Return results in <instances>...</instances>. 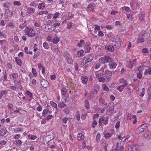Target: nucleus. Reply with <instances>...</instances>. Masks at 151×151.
I'll list each match as a JSON object with an SVG mask.
<instances>
[{
  "instance_id": "f257e3e1",
  "label": "nucleus",
  "mask_w": 151,
  "mask_h": 151,
  "mask_svg": "<svg viewBox=\"0 0 151 151\" xmlns=\"http://www.w3.org/2000/svg\"><path fill=\"white\" fill-rule=\"evenodd\" d=\"M24 32L28 37H32L38 34L39 29H37L36 30L29 27H26L24 29Z\"/></svg>"
},
{
  "instance_id": "3c124183",
  "label": "nucleus",
  "mask_w": 151,
  "mask_h": 151,
  "mask_svg": "<svg viewBox=\"0 0 151 151\" xmlns=\"http://www.w3.org/2000/svg\"><path fill=\"white\" fill-rule=\"evenodd\" d=\"M50 103L52 106L54 107L55 109L57 108V105L55 102L53 101H50Z\"/></svg>"
},
{
  "instance_id": "5fc2aeb1",
  "label": "nucleus",
  "mask_w": 151,
  "mask_h": 151,
  "mask_svg": "<svg viewBox=\"0 0 151 151\" xmlns=\"http://www.w3.org/2000/svg\"><path fill=\"white\" fill-rule=\"evenodd\" d=\"M97 124V122L95 120H93L92 124V126L93 128H94Z\"/></svg>"
},
{
  "instance_id": "ddd939ff",
  "label": "nucleus",
  "mask_w": 151,
  "mask_h": 151,
  "mask_svg": "<svg viewBox=\"0 0 151 151\" xmlns=\"http://www.w3.org/2000/svg\"><path fill=\"white\" fill-rule=\"evenodd\" d=\"M109 66L111 69L115 68L117 64L114 62L111 61L109 62Z\"/></svg>"
},
{
  "instance_id": "412c9836",
  "label": "nucleus",
  "mask_w": 151,
  "mask_h": 151,
  "mask_svg": "<svg viewBox=\"0 0 151 151\" xmlns=\"http://www.w3.org/2000/svg\"><path fill=\"white\" fill-rule=\"evenodd\" d=\"M34 25L35 26V28H34V29H35L36 30V29H39V32L41 28V26L40 24L37 22H35L34 23Z\"/></svg>"
},
{
  "instance_id": "864d4df0",
  "label": "nucleus",
  "mask_w": 151,
  "mask_h": 151,
  "mask_svg": "<svg viewBox=\"0 0 151 151\" xmlns=\"http://www.w3.org/2000/svg\"><path fill=\"white\" fill-rule=\"evenodd\" d=\"M145 89L144 88H143L142 89V92L141 93V94L140 95V96L142 97L145 94Z\"/></svg>"
},
{
  "instance_id": "4c0bfd02",
  "label": "nucleus",
  "mask_w": 151,
  "mask_h": 151,
  "mask_svg": "<svg viewBox=\"0 0 151 151\" xmlns=\"http://www.w3.org/2000/svg\"><path fill=\"white\" fill-rule=\"evenodd\" d=\"M60 13L58 12H56L53 14V19H54L59 18Z\"/></svg>"
},
{
  "instance_id": "a18cd8bd",
  "label": "nucleus",
  "mask_w": 151,
  "mask_h": 151,
  "mask_svg": "<svg viewBox=\"0 0 151 151\" xmlns=\"http://www.w3.org/2000/svg\"><path fill=\"white\" fill-rule=\"evenodd\" d=\"M142 51L144 54L149 53V50L146 47L143 48L142 50Z\"/></svg>"
},
{
  "instance_id": "de8ad7c7",
  "label": "nucleus",
  "mask_w": 151,
  "mask_h": 151,
  "mask_svg": "<svg viewBox=\"0 0 151 151\" xmlns=\"http://www.w3.org/2000/svg\"><path fill=\"white\" fill-rule=\"evenodd\" d=\"M112 135V134L110 133H106L105 134L104 137L106 139H108L110 138Z\"/></svg>"
},
{
  "instance_id": "a19ab883",
  "label": "nucleus",
  "mask_w": 151,
  "mask_h": 151,
  "mask_svg": "<svg viewBox=\"0 0 151 151\" xmlns=\"http://www.w3.org/2000/svg\"><path fill=\"white\" fill-rule=\"evenodd\" d=\"M107 50L109 51L112 52L114 50V48L113 45H109L108 47Z\"/></svg>"
},
{
  "instance_id": "a878e982",
  "label": "nucleus",
  "mask_w": 151,
  "mask_h": 151,
  "mask_svg": "<svg viewBox=\"0 0 151 151\" xmlns=\"http://www.w3.org/2000/svg\"><path fill=\"white\" fill-rule=\"evenodd\" d=\"M40 52L39 51L35 52L34 53V55L33 56V58L35 59L37 58L40 55Z\"/></svg>"
},
{
  "instance_id": "c756f323",
  "label": "nucleus",
  "mask_w": 151,
  "mask_h": 151,
  "mask_svg": "<svg viewBox=\"0 0 151 151\" xmlns=\"http://www.w3.org/2000/svg\"><path fill=\"white\" fill-rule=\"evenodd\" d=\"M75 116L76 117L78 121L80 120V115L79 111H77L76 112Z\"/></svg>"
},
{
  "instance_id": "f8f14e48",
  "label": "nucleus",
  "mask_w": 151,
  "mask_h": 151,
  "mask_svg": "<svg viewBox=\"0 0 151 151\" xmlns=\"http://www.w3.org/2000/svg\"><path fill=\"white\" fill-rule=\"evenodd\" d=\"M119 82L121 84H123L122 86L126 87L128 85V83L127 81L124 78H121L119 80Z\"/></svg>"
},
{
  "instance_id": "f3484780",
  "label": "nucleus",
  "mask_w": 151,
  "mask_h": 151,
  "mask_svg": "<svg viewBox=\"0 0 151 151\" xmlns=\"http://www.w3.org/2000/svg\"><path fill=\"white\" fill-rule=\"evenodd\" d=\"M5 14L7 18L9 17L12 16V13L11 12L10 10L9 9H7L5 11Z\"/></svg>"
},
{
  "instance_id": "603ef678",
  "label": "nucleus",
  "mask_w": 151,
  "mask_h": 151,
  "mask_svg": "<svg viewBox=\"0 0 151 151\" xmlns=\"http://www.w3.org/2000/svg\"><path fill=\"white\" fill-rule=\"evenodd\" d=\"M150 34L146 32L145 33L144 35H143V37L145 38L146 39H148L150 37Z\"/></svg>"
},
{
  "instance_id": "423d86ee",
  "label": "nucleus",
  "mask_w": 151,
  "mask_h": 151,
  "mask_svg": "<svg viewBox=\"0 0 151 151\" xmlns=\"http://www.w3.org/2000/svg\"><path fill=\"white\" fill-rule=\"evenodd\" d=\"M146 124H143L139 126L137 129V131L138 134H140L144 132L146 127Z\"/></svg>"
},
{
  "instance_id": "e2e57ef3",
  "label": "nucleus",
  "mask_w": 151,
  "mask_h": 151,
  "mask_svg": "<svg viewBox=\"0 0 151 151\" xmlns=\"http://www.w3.org/2000/svg\"><path fill=\"white\" fill-rule=\"evenodd\" d=\"M20 135L19 134H16L14 135L13 136V139H19L20 137Z\"/></svg>"
},
{
  "instance_id": "052dcab7",
  "label": "nucleus",
  "mask_w": 151,
  "mask_h": 151,
  "mask_svg": "<svg viewBox=\"0 0 151 151\" xmlns=\"http://www.w3.org/2000/svg\"><path fill=\"white\" fill-rule=\"evenodd\" d=\"M72 23L71 22H69L67 23V28L68 29H70L72 27Z\"/></svg>"
},
{
  "instance_id": "393cba45",
  "label": "nucleus",
  "mask_w": 151,
  "mask_h": 151,
  "mask_svg": "<svg viewBox=\"0 0 151 151\" xmlns=\"http://www.w3.org/2000/svg\"><path fill=\"white\" fill-rule=\"evenodd\" d=\"M145 75L146 76L151 74V68L149 67L148 69H146L144 73Z\"/></svg>"
},
{
  "instance_id": "b1692460",
  "label": "nucleus",
  "mask_w": 151,
  "mask_h": 151,
  "mask_svg": "<svg viewBox=\"0 0 151 151\" xmlns=\"http://www.w3.org/2000/svg\"><path fill=\"white\" fill-rule=\"evenodd\" d=\"M84 105L85 107L87 109H90V104L88 101L86 99L84 101Z\"/></svg>"
},
{
  "instance_id": "4d7b16f0",
  "label": "nucleus",
  "mask_w": 151,
  "mask_h": 151,
  "mask_svg": "<svg viewBox=\"0 0 151 151\" xmlns=\"http://www.w3.org/2000/svg\"><path fill=\"white\" fill-rule=\"evenodd\" d=\"M18 75L16 73H13L12 75V77L13 79H16L17 78Z\"/></svg>"
},
{
  "instance_id": "774afa93",
  "label": "nucleus",
  "mask_w": 151,
  "mask_h": 151,
  "mask_svg": "<svg viewBox=\"0 0 151 151\" xmlns=\"http://www.w3.org/2000/svg\"><path fill=\"white\" fill-rule=\"evenodd\" d=\"M56 76L55 75H50V78L52 80H55L56 78Z\"/></svg>"
},
{
  "instance_id": "20e7f679",
  "label": "nucleus",
  "mask_w": 151,
  "mask_h": 151,
  "mask_svg": "<svg viewBox=\"0 0 151 151\" xmlns=\"http://www.w3.org/2000/svg\"><path fill=\"white\" fill-rule=\"evenodd\" d=\"M113 59L108 56H104L100 58L99 60V62L105 64L112 61Z\"/></svg>"
},
{
  "instance_id": "a211bd4d",
  "label": "nucleus",
  "mask_w": 151,
  "mask_h": 151,
  "mask_svg": "<svg viewBox=\"0 0 151 151\" xmlns=\"http://www.w3.org/2000/svg\"><path fill=\"white\" fill-rule=\"evenodd\" d=\"M51 50L57 54H60V51L58 47H55L53 46L51 47Z\"/></svg>"
},
{
  "instance_id": "338daca9",
  "label": "nucleus",
  "mask_w": 151,
  "mask_h": 151,
  "mask_svg": "<svg viewBox=\"0 0 151 151\" xmlns=\"http://www.w3.org/2000/svg\"><path fill=\"white\" fill-rule=\"evenodd\" d=\"M7 42L6 40H0V43L1 45H3L5 44Z\"/></svg>"
},
{
  "instance_id": "8fccbe9b",
  "label": "nucleus",
  "mask_w": 151,
  "mask_h": 151,
  "mask_svg": "<svg viewBox=\"0 0 151 151\" xmlns=\"http://www.w3.org/2000/svg\"><path fill=\"white\" fill-rule=\"evenodd\" d=\"M28 137L29 138L32 140H34L37 138L36 136L34 135H30V134L28 135Z\"/></svg>"
},
{
  "instance_id": "79ce46f5",
  "label": "nucleus",
  "mask_w": 151,
  "mask_h": 151,
  "mask_svg": "<svg viewBox=\"0 0 151 151\" xmlns=\"http://www.w3.org/2000/svg\"><path fill=\"white\" fill-rule=\"evenodd\" d=\"M7 91H6L4 90V91H1L0 93V99L4 95H6L7 94Z\"/></svg>"
},
{
  "instance_id": "9b49d317",
  "label": "nucleus",
  "mask_w": 151,
  "mask_h": 151,
  "mask_svg": "<svg viewBox=\"0 0 151 151\" xmlns=\"http://www.w3.org/2000/svg\"><path fill=\"white\" fill-rule=\"evenodd\" d=\"M112 74L111 72L108 70H107L105 71V76L107 79H111L112 76Z\"/></svg>"
},
{
  "instance_id": "13d9d810",
  "label": "nucleus",
  "mask_w": 151,
  "mask_h": 151,
  "mask_svg": "<svg viewBox=\"0 0 151 151\" xmlns=\"http://www.w3.org/2000/svg\"><path fill=\"white\" fill-rule=\"evenodd\" d=\"M32 72L34 76L36 77L37 76V72L35 69L34 68H32Z\"/></svg>"
},
{
  "instance_id": "6e6d98bb",
  "label": "nucleus",
  "mask_w": 151,
  "mask_h": 151,
  "mask_svg": "<svg viewBox=\"0 0 151 151\" xmlns=\"http://www.w3.org/2000/svg\"><path fill=\"white\" fill-rule=\"evenodd\" d=\"M49 109H44L42 112V115H44L47 114L49 111Z\"/></svg>"
},
{
  "instance_id": "4468645a",
  "label": "nucleus",
  "mask_w": 151,
  "mask_h": 151,
  "mask_svg": "<svg viewBox=\"0 0 151 151\" xmlns=\"http://www.w3.org/2000/svg\"><path fill=\"white\" fill-rule=\"evenodd\" d=\"M99 104L101 105L104 104L105 106L107 105V102L105 101L101 97H100L99 99Z\"/></svg>"
},
{
  "instance_id": "0e129e2a",
  "label": "nucleus",
  "mask_w": 151,
  "mask_h": 151,
  "mask_svg": "<svg viewBox=\"0 0 151 151\" xmlns=\"http://www.w3.org/2000/svg\"><path fill=\"white\" fill-rule=\"evenodd\" d=\"M145 41L144 38L142 37L139 38L137 40L138 42H142Z\"/></svg>"
},
{
  "instance_id": "69168bd1",
  "label": "nucleus",
  "mask_w": 151,
  "mask_h": 151,
  "mask_svg": "<svg viewBox=\"0 0 151 151\" xmlns=\"http://www.w3.org/2000/svg\"><path fill=\"white\" fill-rule=\"evenodd\" d=\"M24 53L23 52H19L18 55L19 58H22L24 56Z\"/></svg>"
},
{
  "instance_id": "1a4fd4ad",
  "label": "nucleus",
  "mask_w": 151,
  "mask_h": 151,
  "mask_svg": "<svg viewBox=\"0 0 151 151\" xmlns=\"http://www.w3.org/2000/svg\"><path fill=\"white\" fill-rule=\"evenodd\" d=\"M81 80L83 84L86 85L87 83L88 77L86 76H82L81 78Z\"/></svg>"
},
{
  "instance_id": "c85d7f7f",
  "label": "nucleus",
  "mask_w": 151,
  "mask_h": 151,
  "mask_svg": "<svg viewBox=\"0 0 151 151\" xmlns=\"http://www.w3.org/2000/svg\"><path fill=\"white\" fill-rule=\"evenodd\" d=\"M59 41V38L58 37H56L53 38L52 42L55 44H57Z\"/></svg>"
},
{
  "instance_id": "aec40b11",
  "label": "nucleus",
  "mask_w": 151,
  "mask_h": 151,
  "mask_svg": "<svg viewBox=\"0 0 151 151\" xmlns=\"http://www.w3.org/2000/svg\"><path fill=\"white\" fill-rule=\"evenodd\" d=\"M84 138V136L82 133H79L78 134L77 139L78 140H82Z\"/></svg>"
},
{
  "instance_id": "c03bdc74",
  "label": "nucleus",
  "mask_w": 151,
  "mask_h": 151,
  "mask_svg": "<svg viewBox=\"0 0 151 151\" xmlns=\"http://www.w3.org/2000/svg\"><path fill=\"white\" fill-rule=\"evenodd\" d=\"M26 94L30 98L32 99L33 98V94L29 90L26 91Z\"/></svg>"
},
{
  "instance_id": "09e8293b",
  "label": "nucleus",
  "mask_w": 151,
  "mask_h": 151,
  "mask_svg": "<svg viewBox=\"0 0 151 151\" xmlns=\"http://www.w3.org/2000/svg\"><path fill=\"white\" fill-rule=\"evenodd\" d=\"M98 80L100 82L104 83L106 81V79L105 78L103 77V76L99 78H98Z\"/></svg>"
},
{
  "instance_id": "72a5a7b5",
  "label": "nucleus",
  "mask_w": 151,
  "mask_h": 151,
  "mask_svg": "<svg viewBox=\"0 0 151 151\" xmlns=\"http://www.w3.org/2000/svg\"><path fill=\"white\" fill-rule=\"evenodd\" d=\"M84 53V50L83 49L79 51L77 53V56L78 57H81L83 55Z\"/></svg>"
},
{
  "instance_id": "bb28decb",
  "label": "nucleus",
  "mask_w": 151,
  "mask_h": 151,
  "mask_svg": "<svg viewBox=\"0 0 151 151\" xmlns=\"http://www.w3.org/2000/svg\"><path fill=\"white\" fill-rule=\"evenodd\" d=\"M23 129L22 128H14V132L16 133H17L19 132H23Z\"/></svg>"
},
{
  "instance_id": "ea45409f",
  "label": "nucleus",
  "mask_w": 151,
  "mask_h": 151,
  "mask_svg": "<svg viewBox=\"0 0 151 151\" xmlns=\"http://www.w3.org/2000/svg\"><path fill=\"white\" fill-rule=\"evenodd\" d=\"M114 42V45L116 48H118L121 46V43L120 41H118L116 42Z\"/></svg>"
},
{
  "instance_id": "7c9ffc66",
  "label": "nucleus",
  "mask_w": 151,
  "mask_h": 151,
  "mask_svg": "<svg viewBox=\"0 0 151 151\" xmlns=\"http://www.w3.org/2000/svg\"><path fill=\"white\" fill-rule=\"evenodd\" d=\"M125 87L124 86L120 85L116 88V89L120 92H122Z\"/></svg>"
},
{
  "instance_id": "6e6552de",
  "label": "nucleus",
  "mask_w": 151,
  "mask_h": 151,
  "mask_svg": "<svg viewBox=\"0 0 151 151\" xmlns=\"http://www.w3.org/2000/svg\"><path fill=\"white\" fill-rule=\"evenodd\" d=\"M90 43L89 42H86L84 46V50L86 53L89 52L91 49V47L90 46Z\"/></svg>"
},
{
  "instance_id": "9d476101",
  "label": "nucleus",
  "mask_w": 151,
  "mask_h": 151,
  "mask_svg": "<svg viewBox=\"0 0 151 151\" xmlns=\"http://www.w3.org/2000/svg\"><path fill=\"white\" fill-rule=\"evenodd\" d=\"M132 150L133 151H139L142 150L141 146L138 145H134L132 147Z\"/></svg>"
},
{
  "instance_id": "58836bf2",
  "label": "nucleus",
  "mask_w": 151,
  "mask_h": 151,
  "mask_svg": "<svg viewBox=\"0 0 151 151\" xmlns=\"http://www.w3.org/2000/svg\"><path fill=\"white\" fill-rule=\"evenodd\" d=\"M43 46L44 48L46 49H48L49 48V46L48 43L46 42H43Z\"/></svg>"
},
{
  "instance_id": "dca6fc26",
  "label": "nucleus",
  "mask_w": 151,
  "mask_h": 151,
  "mask_svg": "<svg viewBox=\"0 0 151 151\" xmlns=\"http://www.w3.org/2000/svg\"><path fill=\"white\" fill-rule=\"evenodd\" d=\"M95 75L96 78H99L102 76H103L104 74L103 72H100V71H98L95 73Z\"/></svg>"
},
{
  "instance_id": "e433bc0d",
  "label": "nucleus",
  "mask_w": 151,
  "mask_h": 151,
  "mask_svg": "<svg viewBox=\"0 0 151 151\" xmlns=\"http://www.w3.org/2000/svg\"><path fill=\"white\" fill-rule=\"evenodd\" d=\"M122 9L123 11L125 10L127 12H129L131 10L130 7L128 6H124L122 7Z\"/></svg>"
},
{
  "instance_id": "0eeeda50",
  "label": "nucleus",
  "mask_w": 151,
  "mask_h": 151,
  "mask_svg": "<svg viewBox=\"0 0 151 151\" xmlns=\"http://www.w3.org/2000/svg\"><path fill=\"white\" fill-rule=\"evenodd\" d=\"M40 83L42 86L45 88L48 87L49 85V82L45 79H42Z\"/></svg>"
},
{
  "instance_id": "4be33fe9",
  "label": "nucleus",
  "mask_w": 151,
  "mask_h": 151,
  "mask_svg": "<svg viewBox=\"0 0 151 151\" xmlns=\"http://www.w3.org/2000/svg\"><path fill=\"white\" fill-rule=\"evenodd\" d=\"M15 60L17 64L21 66L22 65V62L21 61L20 59L18 57H16Z\"/></svg>"
},
{
  "instance_id": "c9c22d12",
  "label": "nucleus",
  "mask_w": 151,
  "mask_h": 151,
  "mask_svg": "<svg viewBox=\"0 0 151 151\" xmlns=\"http://www.w3.org/2000/svg\"><path fill=\"white\" fill-rule=\"evenodd\" d=\"M16 144L17 146H20L22 144V142L20 139H17L15 141Z\"/></svg>"
},
{
  "instance_id": "39448f33",
  "label": "nucleus",
  "mask_w": 151,
  "mask_h": 151,
  "mask_svg": "<svg viewBox=\"0 0 151 151\" xmlns=\"http://www.w3.org/2000/svg\"><path fill=\"white\" fill-rule=\"evenodd\" d=\"M45 31L47 32H50L55 29V27L53 25L50 24H47L45 25Z\"/></svg>"
},
{
  "instance_id": "6ab92c4d",
  "label": "nucleus",
  "mask_w": 151,
  "mask_h": 151,
  "mask_svg": "<svg viewBox=\"0 0 151 151\" xmlns=\"http://www.w3.org/2000/svg\"><path fill=\"white\" fill-rule=\"evenodd\" d=\"M35 11L34 8L28 7L27 9V12L28 14H32L34 13Z\"/></svg>"
},
{
  "instance_id": "37998d69",
  "label": "nucleus",
  "mask_w": 151,
  "mask_h": 151,
  "mask_svg": "<svg viewBox=\"0 0 151 151\" xmlns=\"http://www.w3.org/2000/svg\"><path fill=\"white\" fill-rule=\"evenodd\" d=\"M120 41V40L119 37L116 36L114 37L112 42H116L119 41Z\"/></svg>"
},
{
  "instance_id": "473e14b6",
  "label": "nucleus",
  "mask_w": 151,
  "mask_h": 151,
  "mask_svg": "<svg viewBox=\"0 0 151 151\" xmlns=\"http://www.w3.org/2000/svg\"><path fill=\"white\" fill-rule=\"evenodd\" d=\"M58 106L60 108H63L66 106L65 104L63 103V101L59 103L58 104Z\"/></svg>"
},
{
  "instance_id": "7ed1b4c3",
  "label": "nucleus",
  "mask_w": 151,
  "mask_h": 151,
  "mask_svg": "<svg viewBox=\"0 0 151 151\" xmlns=\"http://www.w3.org/2000/svg\"><path fill=\"white\" fill-rule=\"evenodd\" d=\"M108 119L109 116H102L99 119V125L100 126H102L104 124L105 125H106L109 122Z\"/></svg>"
},
{
  "instance_id": "cd10ccee",
  "label": "nucleus",
  "mask_w": 151,
  "mask_h": 151,
  "mask_svg": "<svg viewBox=\"0 0 151 151\" xmlns=\"http://www.w3.org/2000/svg\"><path fill=\"white\" fill-rule=\"evenodd\" d=\"M45 7V3H41L39 4L38 8L40 9H43Z\"/></svg>"
},
{
  "instance_id": "f03ea898",
  "label": "nucleus",
  "mask_w": 151,
  "mask_h": 151,
  "mask_svg": "<svg viewBox=\"0 0 151 151\" xmlns=\"http://www.w3.org/2000/svg\"><path fill=\"white\" fill-rule=\"evenodd\" d=\"M93 55L92 54H89L84 57L82 59L81 64V67H82L87 63L91 61L93 58Z\"/></svg>"
},
{
  "instance_id": "f704fd0d",
  "label": "nucleus",
  "mask_w": 151,
  "mask_h": 151,
  "mask_svg": "<svg viewBox=\"0 0 151 151\" xmlns=\"http://www.w3.org/2000/svg\"><path fill=\"white\" fill-rule=\"evenodd\" d=\"M103 89L106 91H109V88L106 84H103L102 85Z\"/></svg>"
},
{
  "instance_id": "49530a36",
  "label": "nucleus",
  "mask_w": 151,
  "mask_h": 151,
  "mask_svg": "<svg viewBox=\"0 0 151 151\" xmlns=\"http://www.w3.org/2000/svg\"><path fill=\"white\" fill-rule=\"evenodd\" d=\"M67 92V90L66 88L65 87H63L62 88L61 90V93L63 95H65L66 92Z\"/></svg>"
},
{
  "instance_id": "5701e85b",
  "label": "nucleus",
  "mask_w": 151,
  "mask_h": 151,
  "mask_svg": "<svg viewBox=\"0 0 151 151\" xmlns=\"http://www.w3.org/2000/svg\"><path fill=\"white\" fill-rule=\"evenodd\" d=\"M7 130L4 129H1L0 130V136H3L6 134Z\"/></svg>"
},
{
  "instance_id": "2eb2a0df",
  "label": "nucleus",
  "mask_w": 151,
  "mask_h": 151,
  "mask_svg": "<svg viewBox=\"0 0 151 151\" xmlns=\"http://www.w3.org/2000/svg\"><path fill=\"white\" fill-rule=\"evenodd\" d=\"M97 90H95L93 92L91 93L89 95V98L90 99H93L97 95Z\"/></svg>"
},
{
  "instance_id": "2f4dec72",
  "label": "nucleus",
  "mask_w": 151,
  "mask_h": 151,
  "mask_svg": "<svg viewBox=\"0 0 151 151\" xmlns=\"http://www.w3.org/2000/svg\"><path fill=\"white\" fill-rule=\"evenodd\" d=\"M85 43V41L83 40H81L80 42L77 44V46L79 47H82Z\"/></svg>"
},
{
  "instance_id": "680f3d73",
  "label": "nucleus",
  "mask_w": 151,
  "mask_h": 151,
  "mask_svg": "<svg viewBox=\"0 0 151 151\" xmlns=\"http://www.w3.org/2000/svg\"><path fill=\"white\" fill-rule=\"evenodd\" d=\"M127 67L129 68H132L133 67V65H132V64L130 62H130L128 64H127L126 65Z\"/></svg>"
},
{
  "instance_id": "bf43d9fd",
  "label": "nucleus",
  "mask_w": 151,
  "mask_h": 151,
  "mask_svg": "<svg viewBox=\"0 0 151 151\" xmlns=\"http://www.w3.org/2000/svg\"><path fill=\"white\" fill-rule=\"evenodd\" d=\"M101 137V136L100 134L99 133L98 134L96 137V141L97 142H99L100 140Z\"/></svg>"
}]
</instances>
